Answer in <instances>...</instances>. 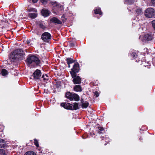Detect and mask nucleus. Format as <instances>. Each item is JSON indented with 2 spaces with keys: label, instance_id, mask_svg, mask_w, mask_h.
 Returning a JSON list of instances; mask_svg holds the SVG:
<instances>
[{
  "label": "nucleus",
  "instance_id": "nucleus-1",
  "mask_svg": "<svg viewBox=\"0 0 155 155\" xmlns=\"http://www.w3.org/2000/svg\"><path fill=\"white\" fill-rule=\"evenodd\" d=\"M27 62L29 64L35 66L40 64L41 61L38 58L34 55L29 56L27 59Z\"/></svg>",
  "mask_w": 155,
  "mask_h": 155
},
{
  "label": "nucleus",
  "instance_id": "nucleus-2",
  "mask_svg": "<svg viewBox=\"0 0 155 155\" xmlns=\"http://www.w3.org/2000/svg\"><path fill=\"white\" fill-rule=\"evenodd\" d=\"M23 51L21 49H17L12 52L10 55L9 58L11 61H13L16 59H18L23 55Z\"/></svg>",
  "mask_w": 155,
  "mask_h": 155
},
{
  "label": "nucleus",
  "instance_id": "nucleus-3",
  "mask_svg": "<svg viewBox=\"0 0 155 155\" xmlns=\"http://www.w3.org/2000/svg\"><path fill=\"white\" fill-rule=\"evenodd\" d=\"M51 4L53 5L54 9L55 10V14L57 15H59L63 11L64 8L62 5L58 4L56 2H51Z\"/></svg>",
  "mask_w": 155,
  "mask_h": 155
},
{
  "label": "nucleus",
  "instance_id": "nucleus-4",
  "mask_svg": "<svg viewBox=\"0 0 155 155\" xmlns=\"http://www.w3.org/2000/svg\"><path fill=\"white\" fill-rule=\"evenodd\" d=\"M65 95L67 98L71 101L74 100L75 101H78L79 100V97L78 95L75 93L68 92L66 93Z\"/></svg>",
  "mask_w": 155,
  "mask_h": 155
},
{
  "label": "nucleus",
  "instance_id": "nucleus-5",
  "mask_svg": "<svg viewBox=\"0 0 155 155\" xmlns=\"http://www.w3.org/2000/svg\"><path fill=\"white\" fill-rule=\"evenodd\" d=\"M145 16L147 18H151L155 15V12L153 8H149L147 9L145 12Z\"/></svg>",
  "mask_w": 155,
  "mask_h": 155
},
{
  "label": "nucleus",
  "instance_id": "nucleus-6",
  "mask_svg": "<svg viewBox=\"0 0 155 155\" xmlns=\"http://www.w3.org/2000/svg\"><path fill=\"white\" fill-rule=\"evenodd\" d=\"M41 38L44 42H48L51 39V36L49 33L48 32H45L42 35Z\"/></svg>",
  "mask_w": 155,
  "mask_h": 155
},
{
  "label": "nucleus",
  "instance_id": "nucleus-7",
  "mask_svg": "<svg viewBox=\"0 0 155 155\" xmlns=\"http://www.w3.org/2000/svg\"><path fill=\"white\" fill-rule=\"evenodd\" d=\"M152 36L151 34H147L144 35L143 39L141 38V36L139 37V38L141 39L142 40H145L146 41H150L152 39Z\"/></svg>",
  "mask_w": 155,
  "mask_h": 155
},
{
  "label": "nucleus",
  "instance_id": "nucleus-8",
  "mask_svg": "<svg viewBox=\"0 0 155 155\" xmlns=\"http://www.w3.org/2000/svg\"><path fill=\"white\" fill-rule=\"evenodd\" d=\"M61 106L64 107V108L72 110H73V105L68 103H61Z\"/></svg>",
  "mask_w": 155,
  "mask_h": 155
},
{
  "label": "nucleus",
  "instance_id": "nucleus-9",
  "mask_svg": "<svg viewBox=\"0 0 155 155\" xmlns=\"http://www.w3.org/2000/svg\"><path fill=\"white\" fill-rule=\"evenodd\" d=\"M34 78L35 80L38 79L41 76V72L40 70L37 69L33 73Z\"/></svg>",
  "mask_w": 155,
  "mask_h": 155
},
{
  "label": "nucleus",
  "instance_id": "nucleus-10",
  "mask_svg": "<svg viewBox=\"0 0 155 155\" xmlns=\"http://www.w3.org/2000/svg\"><path fill=\"white\" fill-rule=\"evenodd\" d=\"M72 81L74 84H79L81 82V79L80 77L77 76L73 79Z\"/></svg>",
  "mask_w": 155,
  "mask_h": 155
},
{
  "label": "nucleus",
  "instance_id": "nucleus-11",
  "mask_svg": "<svg viewBox=\"0 0 155 155\" xmlns=\"http://www.w3.org/2000/svg\"><path fill=\"white\" fill-rule=\"evenodd\" d=\"M41 12L42 15L43 16L45 17H47L49 16L50 13L49 11L45 8L42 9Z\"/></svg>",
  "mask_w": 155,
  "mask_h": 155
},
{
  "label": "nucleus",
  "instance_id": "nucleus-12",
  "mask_svg": "<svg viewBox=\"0 0 155 155\" xmlns=\"http://www.w3.org/2000/svg\"><path fill=\"white\" fill-rule=\"evenodd\" d=\"M79 69V64L78 63H76L74 64L73 68L71 69V70L76 72H78Z\"/></svg>",
  "mask_w": 155,
  "mask_h": 155
},
{
  "label": "nucleus",
  "instance_id": "nucleus-13",
  "mask_svg": "<svg viewBox=\"0 0 155 155\" xmlns=\"http://www.w3.org/2000/svg\"><path fill=\"white\" fill-rule=\"evenodd\" d=\"M51 21L52 22L58 24H61L62 22L59 20L58 18L56 17H53L51 19Z\"/></svg>",
  "mask_w": 155,
  "mask_h": 155
},
{
  "label": "nucleus",
  "instance_id": "nucleus-14",
  "mask_svg": "<svg viewBox=\"0 0 155 155\" xmlns=\"http://www.w3.org/2000/svg\"><path fill=\"white\" fill-rule=\"evenodd\" d=\"M75 91L77 92L81 91L82 89L81 87L79 85H75L74 88Z\"/></svg>",
  "mask_w": 155,
  "mask_h": 155
},
{
  "label": "nucleus",
  "instance_id": "nucleus-15",
  "mask_svg": "<svg viewBox=\"0 0 155 155\" xmlns=\"http://www.w3.org/2000/svg\"><path fill=\"white\" fill-rule=\"evenodd\" d=\"M37 15V12H35V13H30L29 14V17L31 18H36Z\"/></svg>",
  "mask_w": 155,
  "mask_h": 155
},
{
  "label": "nucleus",
  "instance_id": "nucleus-16",
  "mask_svg": "<svg viewBox=\"0 0 155 155\" xmlns=\"http://www.w3.org/2000/svg\"><path fill=\"white\" fill-rule=\"evenodd\" d=\"M5 140L2 139H0V148L4 147H5Z\"/></svg>",
  "mask_w": 155,
  "mask_h": 155
},
{
  "label": "nucleus",
  "instance_id": "nucleus-17",
  "mask_svg": "<svg viewBox=\"0 0 155 155\" xmlns=\"http://www.w3.org/2000/svg\"><path fill=\"white\" fill-rule=\"evenodd\" d=\"M136 13L138 15L141 16L143 15L142 9H137L136 11Z\"/></svg>",
  "mask_w": 155,
  "mask_h": 155
},
{
  "label": "nucleus",
  "instance_id": "nucleus-18",
  "mask_svg": "<svg viewBox=\"0 0 155 155\" xmlns=\"http://www.w3.org/2000/svg\"><path fill=\"white\" fill-rule=\"evenodd\" d=\"M73 110H76L79 108L78 104V103H75L74 104V105H73Z\"/></svg>",
  "mask_w": 155,
  "mask_h": 155
},
{
  "label": "nucleus",
  "instance_id": "nucleus-19",
  "mask_svg": "<svg viewBox=\"0 0 155 155\" xmlns=\"http://www.w3.org/2000/svg\"><path fill=\"white\" fill-rule=\"evenodd\" d=\"M66 60L68 64L72 63L74 62V61L72 59L70 58H67Z\"/></svg>",
  "mask_w": 155,
  "mask_h": 155
},
{
  "label": "nucleus",
  "instance_id": "nucleus-20",
  "mask_svg": "<svg viewBox=\"0 0 155 155\" xmlns=\"http://www.w3.org/2000/svg\"><path fill=\"white\" fill-rule=\"evenodd\" d=\"M89 103L88 102L85 101L82 104V108H86L88 106Z\"/></svg>",
  "mask_w": 155,
  "mask_h": 155
},
{
  "label": "nucleus",
  "instance_id": "nucleus-21",
  "mask_svg": "<svg viewBox=\"0 0 155 155\" xmlns=\"http://www.w3.org/2000/svg\"><path fill=\"white\" fill-rule=\"evenodd\" d=\"M77 72L75 71H73L71 70V71H70V73L71 74L72 76V78H75V77H77L76 76V73Z\"/></svg>",
  "mask_w": 155,
  "mask_h": 155
},
{
  "label": "nucleus",
  "instance_id": "nucleus-22",
  "mask_svg": "<svg viewBox=\"0 0 155 155\" xmlns=\"http://www.w3.org/2000/svg\"><path fill=\"white\" fill-rule=\"evenodd\" d=\"M1 72L2 75L3 76L7 75L8 74V71L5 69H2V70Z\"/></svg>",
  "mask_w": 155,
  "mask_h": 155
},
{
  "label": "nucleus",
  "instance_id": "nucleus-23",
  "mask_svg": "<svg viewBox=\"0 0 155 155\" xmlns=\"http://www.w3.org/2000/svg\"><path fill=\"white\" fill-rule=\"evenodd\" d=\"M24 155H36V154L32 151H28L26 152Z\"/></svg>",
  "mask_w": 155,
  "mask_h": 155
},
{
  "label": "nucleus",
  "instance_id": "nucleus-24",
  "mask_svg": "<svg viewBox=\"0 0 155 155\" xmlns=\"http://www.w3.org/2000/svg\"><path fill=\"white\" fill-rule=\"evenodd\" d=\"M94 11L95 14H99L100 15H102V13L100 9H96L94 10Z\"/></svg>",
  "mask_w": 155,
  "mask_h": 155
},
{
  "label": "nucleus",
  "instance_id": "nucleus-25",
  "mask_svg": "<svg viewBox=\"0 0 155 155\" xmlns=\"http://www.w3.org/2000/svg\"><path fill=\"white\" fill-rule=\"evenodd\" d=\"M42 78H43V80L45 82H46L48 79V77L47 74L45 75H43L42 77Z\"/></svg>",
  "mask_w": 155,
  "mask_h": 155
},
{
  "label": "nucleus",
  "instance_id": "nucleus-26",
  "mask_svg": "<svg viewBox=\"0 0 155 155\" xmlns=\"http://www.w3.org/2000/svg\"><path fill=\"white\" fill-rule=\"evenodd\" d=\"M125 2L127 4L130 5L134 2V0H124Z\"/></svg>",
  "mask_w": 155,
  "mask_h": 155
},
{
  "label": "nucleus",
  "instance_id": "nucleus-27",
  "mask_svg": "<svg viewBox=\"0 0 155 155\" xmlns=\"http://www.w3.org/2000/svg\"><path fill=\"white\" fill-rule=\"evenodd\" d=\"M28 11L29 12H37V10L36 9L34 8H28Z\"/></svg>",
  "mask_w": 155,
  "mask_h": 155
},
{
  "label": "nucleus",
  "instance_id": "nucleus-28",
  "mask_svg": "<svg viewBox=\"0 0 155 155\" xmlns=\"http://www.w3.org/2000/svg\"><path fill=\"white\" fill-rule=\"evenodd\" d=\"M39 26L40 28L43 29H45L46 28V26L41 23H40L39 24Z\"/></svg>",
  "mask_w": 155,
  "mask_h": 155
},
{
  "label": "nucleus",
  "instance_id": "nucleus-29",
  "mask_svg": "<svg viewBox=\"0 0 155 155\" xmlns=\"http://www.w3.org/2000/svg\"><path fill=\"white\" fill-rule=\"evenodd\" d=\"M131 55L132 57L133 58H136L137 56L136 53L134 52H132Z\"/></svg>",
  "mask_w": 155,
  "mask_h": 155
},
{
  "label": "nucleus",
  "instance_id": "nucleus-30",
  "mask_svg": "<svg viewBox=\"0 0 155 155\" xmlns=\"http://www.w3.org/2000/svg\"><path fill=\"white\" fill-rule=\"evenodd\" d=\"M34 141L35 144V145L36 147H38L39 146V145L38 141L36 139H34Z\"/></svg>",
  "mask_w": 155,
  "mask_h": 155
},
{
  "label": "nucleus",
  "instance_id": "nucleus-31",
  "mask_svg": "<svg viewBox=\"0 0 155 155\" xmlns=\"http://www.w3.org/2000/svg\"><path fill=\"white\" fill-rule=\"evenodd\" d=\"M0 155H6L5 151L2 149H0Z\"/></svg>",
  "mask_w": 155,
  "mask_h": 155
},
{
  "label": "nucleus",
  "instance_id": "nucleus-32",
  "mask_svg": "<svg viewBox=\"0 0 155 155\" xmlns=\"http://www.w3.org/2000/svg\"><path fill=\"white\" fill-rule=\"evenodd\" d=\"M98 130H99V131H98V133L99 134L101 133L100 131L103 130H104V128L102 127H98Z\"/></svg>",
  "mask_w": 155,
  "mask_h": 155
},
{
  "label": "nucleus",
  "instance_id": "nucleus-33",
  "mask_svg": "<svg viewBox=\"0 0 155 155\" xmlns=\"http://www.w3.org/2000/svg\"><path fill=\"white\" fill-rule=\"evenodd\" d=\"M48 0H40L41 2L44 5H45L47 1Z\"/></svg>",
  "mask_w": 155,
  "mask_h": 155
},
{
  "label": "nucleus",
  "instance_id": "nucleus-34",
  "mask_svg": "<svg viewBox=\"0 0 155 155\" xmlns=\"http://www.w3.org/2000/svg\"><path fill=\"white\" fill-rule=\"evenodd\" d=\"M31 40H30V39L26 41V42H27V44L28 45H31Z\"/></svg>",
  "mask_w": 155,
  "mask_h": 155
},
{
  "label": "nucleus",
  "instance_id": "nucleus-35",
  "mask_svg": "<svg viewBox=\"0 0 155 155\" xmlns=\"http://www.w3.org/2000/svg\"><path fill=\"white\" fill-rule=\"evenodd\" d=\"M152 26L155 29V20H153L152 21Z\"/></svg>",
  "mask_w": 155,
  "mask_h": 155
},
{
  "label": "nucleus",
  "instance_id": "nucleus-36",
  "mask_svg": "<svg viewBox=\"0 0 155 155\" xmlns=\"http://www.w3.org/2000/svg\"><path fill=\"white\" fill-rule=\"evenodd\" d=\"M94 95L96 97H98L99 94L97 91H95L94 92Z\"/></svg>",
  "mask_w": 155,
  "mask_h": 155
},
{
  "label": "nucleus",
  "instance_id": "nucleus-37",
  "mask_svg": "<svg viewBox=\"0 0 155 155\" xmlns=\"http://www.w3.org/2000/svg\"><path fill=\"white\" fill-rule=\"evenodd\" d=\"M65 16L64 15H63L61 17V18H62V21H63V22H65V20L66 19H64V18H65Z\"/></svg>",
  "mask_w": 155,
  "mask_h": 155
},
{
  "label": "nucleus",
  "instance_id": "nucleus-38",
  "mask_svg": "<svg viewBox=\"0 0 155 155\" xmlns=\"http://www.w3.org/2000/svg\"><path fill=\"white\" fill-rule=\"evenodd\" d=\"M151 2L153 4H155V0H151Z\"/></svg>",
  "mask_w": 155,
  "mask_h": 155
},
{
  "label": "nucleus",
  "instance_id": "nucleus-39",
  "mask_svg": "<svg viewBox=\"0 0 155 155\" xmlns=\"http://www.w3.org/2000/svg\"><path fill=\"white\" fill-rule=\"evenodd\" d=\"M1 22L2 23H3V22H5V23H6V21H4L3 20H1Z\"/></svg>",
  "mask_w": 155,
  "mask_h": 155
},
{
  "label": "nucleus",
  "instance_id": "nucleus-40",
  "mask_svg": "<svg viewBox=\"0 0 155 155\" xmlns=\"http://www.w3.org/2000/svg\"><path fill=\"white\" fill-rule=\"evenodd\" d=\"M68 64V67H69V68H70V64Z\"/></svg>",
  "mask_w": 155,
  "mask_h": 155
},
{
  "label": "nucleus",
  "instance_id": "nucleus-41",
  "mask_svg": "<svg viewBox=\"0 0 155 155\" xmlns=\"http://www.w3.org/2000/svg\"><path fill=\"white\" fill-rule=\"evenodd\" d=\"M141 27L139 29L140 30L141 29Z\"/></svg>",
  "mask_w": 155,
  "mask_h": 155
}]
</instances>
